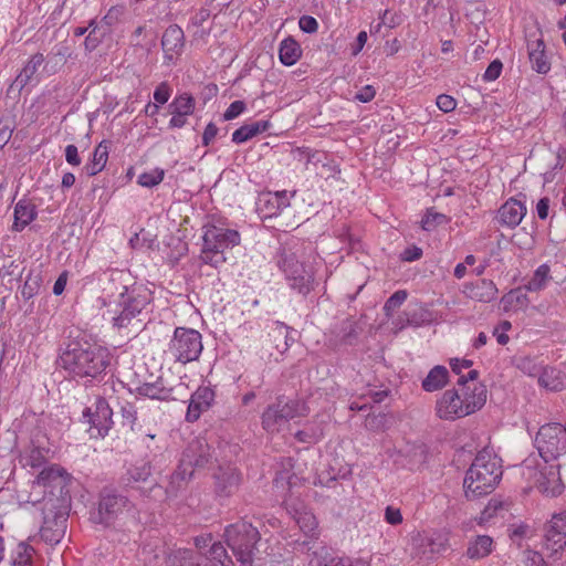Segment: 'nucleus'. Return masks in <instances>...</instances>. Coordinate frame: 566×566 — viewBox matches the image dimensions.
Returning a JSON list of instances; mask_svg holds the SVG:
<instances>
[{
    "instance_id": "4d7b16f0",
    "label": "nucleus",
    "mask_w": 566,
    "mask_h": 566,
    "mask_svg": "<svg viewBox=\"0 0 566 566\" xmlns=\"http://www.w3.org/2000/svg\"><path fill=\"white\" fill-rule=\"evenodd\" d=\"M128 483L130 482H145L150 475V468L146 464L135 467L128 471Z\"/></svg>"
},
{
    "instance_id": "2f4dec72",
    "label": "nucleus",
    "mask_w": 566,
    "mask_h": 566,
    "mask_svg": "<svg viewBox=\"0 0 566 566\" xmlns=\"http://www.w3.org/2000/svg\"><path fill=\"white\" fill-rule=\"evenodd\" d=\"M528 49L533 70L539 74H546L551 70V64L545 55V44L543 40L533 41L528 44Z\"/></svg>"
},
{
    "instance_id": "5701e85b",
    "label": "nucleus",
    "mask_w": 566,
    "mask_h": 566,
    "mask_svg": "<svg viewBox=\"0 0 566 566\" xmlns=\"http://www.w3.org/2000/svg\"><path fill=\"white\" fill-rule=\"evenodd\" d=\"M44 63V55L42 53L33 54L25 63L20 73L15 76L11 84V88H17L19 92L22 91L28 84H30Z\"/></svg>"
},
{
    "instance_id": "de8ad7c7",
    "label": "nucleus",
    "mask_w": 566,
    "mask_h": 566,
    "mask_svg": "<svg viewBox=\"0 0 566 566\" xmlns=\"http://www.w3.org/2000/svg\"><path fill=\"white\" fill-rule=\"evenodd\" d=\"M165 177V170L155 168L150 171L143 172L138 176L137 184L142 187L153 188L159 185Z\"/></svg>"
},
{
    "instance_id": "603ef678",
    "label": "nucleus",
    "mask_w": 566,
    "mask_h": 566,
    "mask_svg": "<svg viewBox=\"0 0 566 566\" xmlns=\"http://www.w3.org/2000/svg\"><path fill=\"white\" fill-rule=\"evenodd\" d=\"M502 301L505 305L510 306L524 307L528 304L527 295L522 291L521 287L510 291L506 295L503 296Z\"/></svg>"
},
{
    "instance_id": "423d86ee",
    "label": "nucleus",
    "mask_w": 566,
    "mask_h": 566,
    "mask_svg": "<svg viewBox=\"0 0 566 566\" xmlns=\"http://www.w3.org/2000/svg\"><path fill=\"white\" fill-rule=\"evenodd\" d=\"M240 239V233L237 230L218 226H206L200 255L202 262L214 268L224 263V250L239 245Z\"/></svg>"
},
{
    "instance_id": "052dcab7",
    "label": "nucleus",
    "mask_w": 566,
    "mask_h": 566,
    "mask_svg": "<svg viewBox=\"0 0 566 566\" xmlns=\"http://www.w3.org/2000/svg\"><path fill=\"white\" fill-rule=\"evenodd\" d=\"M13 133V126L9 118L0 119V149L10 140Z\"/></svg>"
},
{
    "instance_id": "6e6d98bb",
    "label": "nucleus",
    "mask_w": 566,
    "mask_h": 566,
    "mask_svg": "<svg viewBox=\"0 0 566 566\" xmlns=\"http://www.w3.org/2000/svg\"><path fill=\"white\" fill-rule=\"evenodd\" d=\"M388 417L384 413L368 416L366 419V428L374 431H382L387 428Z\"/></svg>"
},
{
    "instance_id": "8fccbe9b",
    "label": "nucleus",
    "mask_w": 566,
    "mask_h": 566,
    "mask_svg": "<svg viewBox=\"0 0 566 566\" xmlns=\"http://www.w3.org/2000/svg\"><path fill=\"white\" fill-rule=\"evenodd\" d=\"M122 424L129 428L132 431L136 429L137 408L132 402H124L120 406Z\"/></svg>"
},
{
    "instance_id": "c03bdc74",
    "label": "nucleus",
    "mask_w": 566,
    "mask_h": 566,
    "mask_svg": "<svg viewBox=\"0 0 566 566\" xmlns=\"http://www.w3.org/2000/svg\"><path fill=\"white\" fill-rule=\"evenodd\" d=\"M42 277L40 272L30 271L25 277L24 284L21 289V295L24 300H30L40 291Z\"/></svg>"
},
{
    "instance_id": "ddd939ff",
    "label": "nucleus",
    "mask_w": 566,
    "mask_h": 566,
    "mask_svg": "<svg viewBox=\"0 0 566 566\" xmlns=\"http://www.w3.org/2000/svg\"><path fill=\"white\" fill-rule=\"evenodd\" d=\"M544 545L551 555L566 546V513H557L545 525Z\"/></svg>"
},
{
    "instance_id": "c85d7f7f",
    "label": "nucleus",
    "mask_w": 566,
    "mask_h": 566,
    "mask_svg": "<svg viewBox=\"0 0 566 566\" xmlns=\"http://www.w3.org/2000/svg\"><path fill=\"white\" fill-rule=\"evenodd\" d=\"M109 143L102 140L93 151V157L90 163L84 166L87 176L93 177L101 172L108 160Z\"/></svg>"
},
{
    "instance_id": "473e14b6",
    "label": "nucleus",
    "mask_w": 566,
    "mask_h": 566,
    "mask_svg": "<svg viewBox=\"0 0 566 566\" xmlns=\"http://www.w3.org/2000/svg\"><path fill=\"white\" fill-rule=\"evenodd\" d=\"M360 331L356 321L346 318L336 328L335 336L339 344L352 346L357 342Z\"/></svg>"
},
{
    "instance_id": "6e6552de",
    "label": "nucleus",
    "mask_w": 566,
    "mask_h": 566,
    "mask_svg": "<svg viewBox=\"0 0 566 566\" xmlns=\"http://www.w3.org/2000/svg\"><path fill=\"white\" fill-rule=\"evenodd\" d=\"M481 397L478 401H471V405H464L459 389H449L443 392L437 401V416L443 420H454L463 418L479 410Z\"/></svg>"
},
{
    "instance_id": "7ed1b4c3",
    "label": "nucleus",
    "mask_w": 566,
    "mask_h": 566,
    "mask_svg": "<svg viewBox=\"0 0 566 566\" xmlns=\"http://www.w3.org/2000/svg\"><path fill=\"white\" fill-rule=\"evenodd\" d=\"M122 294L115 301V307L107 311L113 327L122 329L132 326L137 329L142 324L139 316L150 303V292L144 286L133 285L130 290H123Z\"/></svg>"
},
{
    "instance_id": "09e8293b",
    "label": "nucleus",
    "mask_w": 566,
    "mask_h": 566,
    "mask_svg": "<svg viewBox=\"0 0 566 566\" xmlns=\"http://www.w3.org/2000/svg\"><path fill=\"white\" fill-rule=\"evenodd\" d=\"M36 482L44 486L50 485L54 482L61 483L62 470L56 465L43 468L36 478Z\"/></svg>"
},
{
    "instance_id": "4be33fe9",
    "label": "nucleus",
    "mask_w": 566,
    "mask_h": 566,
    "mask_svg": "<svg viewBox=\"0 0 566 566\" xmlns=\"http://www.w3.org/2000/svg\"><path fill=\"white\" fill-rule=\"evenodd\" d=\"M538 491L547 496H558L564 490L557 467H548L536 481Z\"/></svg>"
},
{
    "instance_id": "7c9ffc66",
    "label": "nucleus",
    "mask_w": 566,
    "mask_h": 566,
    "mask_svg": "<svg viewBox=\"0 0 566 566\" xmlns=\"http://www.w3.org/2000/svg\"><path fill=\"white\" fill-rule=\"evenodd\" d=\"M470 297L484 303L494 301L497 296L499 290L493 281L482 279L470 287Z\"/></svg>"
},
{
    "instance_id": "69168bd1",
    "label": "nucleus",
    "mask_w": 566,
    "mask_h": 566,
    "mask_svg": "<svg viewBox=\"0 0 566 566\" xmlns=\"http://www.w3.org/2000/svg\"><path fill=\"white\" fill-rule=\"evenodd\" d=\"M245 109V103L243 101L232 102L223 114L224 120H231L242 114Z\"/></svg>"
},
{
    "instance_id": "774afa93",
    "label": "nucleus",
    "mask_w": 566,
    "mask_h": 566,
    "mask_svg": "<svg viewBox=\"0 0 566 566\" xmlns=\"http://www.w3.org/2000/svg\"><path fill=\"white\" fill-rule=\"evenodd\" d=\"M547 564L541 553L531 549L525 552L526 566H546Z\"/></svg>"
},
{
    "instance_id": "4c0bfd02",
    "label": "nucleus",
    "mask_w": 566,
    "mask_h": 566,
    "mask_svg": "<svg viewBox=\"0 0 566 566\" xmlns=\"http://www.w3.org/2000/svg\"><path fill=\"white\" fill-rule=\"evenodd\" d=\"M449 371L444 366L433 367L422 380V388L428 392L441 389L448 382Z\"/></svg>"
},
{
    "instance_id": "bb28decb",
    "label": "nucleus",
    "mask_w": 566,
    "mask_h": 566,
    "mask_svg": "<svg viewBox=\"0 0 566 566\" xmlns=\"http://www.w3.org/2000/svg\"><path fill=\"white\" fill-rule=\"evenodd\" d=\"M36 207L29 200H20L14 207L13 230L22 231L36 218Z\"/></svg>"
},
{
    "instance_id": "4468645a",
    "label": "nucleus",
    "mask_w": 566,
    "mask_h": 566,
    "mask_svg": "<svg viewBox=\"0 0 566 566\" xmlns=\"http://www.w3.org/2000/svg\"><path fill=\"white\" fill-rule=\"evenodd\" d=\"M526 211L527 209L522 201L510 198L497 210L496 220L501 226L514 229L521 223Z\"/></svg>"
},
{
    "instance_id": "680f3d73",
    "label": "nucleus",
    "mask_w": 566,
    "mask_h": 566,
    "mask_svg": "<svg viewBox=\"0 0 566 566\" xmlns=\"http://www.w3.org/2000/svg\"><path fill=\"white\" fill-rule=\"evenodd\" d=\"M107 33V30H103V32L101 34H97V32L95 31V29H92L87 36L85 38V41H84V45H85V49L86 51L88 52H92L94 51L98 44L101 43L102 39L104 38V35Z\"/></svg>"
},
{
    "instance_id": "a18cd8bd",
    "label": "nucleus",
    "mask_w": 566,
    "mask_h": 566,
    "mask_svg": "<svg viewBox=\"0 0 566 566\" xmlns=\"http://www.w3.org/2000/svg\"><path fill=\"white\" fill-rule=\"evenodd\" d=\"M276 327L273 331V338L274 339H282V344H276L275 348L279 353L283 354L285 353L290 345L294 342V338L290 335L292 333V328L286 326L285 324L281 322H276Z\"/></svg>"
},
{
    "instance_id": "49530a36",
    "label": "nucleus",
    "mask_w": 566,
    "mask_h": 566,
    "mask_svg": "<svg viewBox=\"0 0 566 566\" xmlns=\"http://www.w3.org/2000/svg\"><path fill=\"white\" fill-rule=\"evenodd\" d=\"M449 221V218L440 212H436L432 209H428L424 217L421 220V227L426 231H432L438 226L444 224Z\"/></svg>"
},
{
    "instance_id": "9b49d317",
    "label": "nucleus",
    "mask_w": 566,
    "mask_h": 566,
    "mask_svg": "<svg viewBox=\"0 0 566 566\" xmlns=\"http://www.w3.org/2000/svg\"><path fill=\"white\" fill-rule=\"evenodd\" d=\"M128 504L126 496L118 494L113 489H104L101 492L98 510L92 513V520L104 525L112 524L123 513Z\"/></svg>"
},
{
    "instance_id": "338daca9",
    "label": "nucleus",
    "mask_w": 566,
    "mask_h": 566,
    "mask_svg": "<svg viewBox=\"0 0 566 566\" xmlns=\"http://www.w3.org/2000/svg\"><path fill=\"white\" fill-rule=\"evenodd\" d=\"M324 566H369V564L363 559L353 562L349 558L333 557Z\"/></svg>"
},
{
    "instance_id": "0eeeda50",
    "label": "nucleus",
    "mask_w": 566,
    "mask_h": 566,
    "mask_svg": "<svg viewBox=\"0 0 566 566\" xmlns=\"http://www.w3.org/2000/svg\"><path fill=\"white\" fill-rule=\"evenodd\" d=\"M202 348V337L198 331L177 327L168 345V353L176 361L187 364L197 360Z\"/></svg>"
},
{
    "instance_id": "f257e3e1",
    "label": "nucleus",
    "mask_w": 566,
    "mask_h": 566,
    "mask_svg": "<svg viewBox=\"0 0 566 566\" xmlns=\"http://www.w3.org/2000/svg\"><path fill=\"white\" fill-rule=\"evenodd\" d=\"M59 363L73 377L96 378L109 365V353L101 346L72 342L63 349Z\"/></svg>"
},
{
    "instance_id": "a19ab883",
    "label": "nucleus",
    "mask_w": 566,
    "mask_h": 566,
    "mask_svg": "<svg viewBox=\"0 0 566 566\" xmlns=\"http://www.w3.org/2000/svg\"><path fill=\"white\" fill-rule=\"evenodd\" d=\"M493 539L488 535H479L470 543L467 555L470 558H483L492 552Z\"/></svg>"
},
{
    "instance_id": "aec40b11",
    "label": "nucleus",
    "mask_w": 566,
    "mask_h": 566,
    "mask_svg": "<svg viewBox=\"0 0 566 566\" xmlns=\"http://www.w3.org/2000/svg\"><path fill=\"white\" fill-rule=\"evenodd\" d=\"M258 205L264 218H272L290 206V197L286 190L269 192L260 197Z\"/></svg>"
},
{
    "instance_id": "f704fd0d",
    "label": "nucleus",
    "mask_w": 566,
    "mask_h": 566,
    "mask_svg": "<svg viewBox=\"0 0 566 566\" xmlns=\"http://www.w3.org/2000/svg\"><path fill=\"white\" fill-rule=\"evenodd\" d=\"M130 42L134 46L149 53L157 45V33L150 29L147 30L145 25H139L133 32Z\"/></svg>"
},
{
    "instance_id": "9d476101",
    "label": "nucleus",
    "mask_w": 566,
    "mask_h": 566,
    "mask_svg": "<svg viewBox=\"0 0 566 566\" xmlns=\"http://www.w3.org/2000/svg\"><path fill=\"white\" fill-rule=\"evenodd\" d=\"M112 418L113 410L103 397L96 398L94 411L92 408H85L82 412V421L90 424V430H95V433H91L92 437L104 438L107 436L113 426Z\"/></svg>"
},
{
    "instance_id": "393cba45",
    "label": "nucleus",
    "mask_w": 566,
    "mask_h": 566,
    "mask_svg": "<svg viewBox=\"0 0 566 566\" xmlns=\"http://www.w3.org/2000/svg\"><path fill=\"white\" fill-rule=\"evenodd\" d=\"M457 384L459 386V391H460V395L462 396L464 405H468V403L471 405V401H474V402L478 401V397H481L479 410L485 405L486 396H488V390H486L485 385H483V384L467 385V379H464V377H459Z\"/></svg>"
},
{
    "instance_id": "3c124183",
    "label": "nucleus",
    "mask_w": 566,
    "mask_h": 566,
    "mask_svg": "<svg viewBox=\"0 0 566 566\" xmlns=\"http://www.w3.org/2000/svg\"><path fill=\"white\" fill-rule=\"evenodd\" d=\"M211 559L221 564V566H234V562L228 555L226 547L220 542L211 544L209 549Z\"/></svg>"
},
{
    "instance_id": "20e7f679",
    "label": "nucleus",
    "mask_w": 566,
    "mask_h": 566,
    "mask_svg": "<svg viewBox=\"0 0 566 566\" xmlns=\"http://www.w3.org/2000/svg\"><path fill=\"white\" fill-rule=\"evenodd\" d=\"M224 538L240 566H252L261 539L258 527L242 520L226 527Z\"/></svg>"
},
{
    "instance_id": "864d4df0",
    "label": "nucleus",
    "mask_w": 566,
    "mask_h": 566,
    "mask_svg": "<svg viewBox=\"0 0 566 566\" xmlns=\"http://www.w3.org/2000/svg\"><path fill=\"white\" fill-rule=\"evenodd\" d=\"M407 292L405 290L396 291L385 303L384 311L387 316H391L392 312L396 311L407 300Z\"/></svg>"
},
{
    "instance_id": "cd10ccee",
    "label": "nucleus",
    "mask_w": 566,
    "mask_h": 566,
    "mask_svg": "<svg viewBox=\"0 0 566 566\" xmlns=\"http://www.w3.org/2000/svg\"><path fill=\"white\" fill-rule=\"evenodd\" d=\"M138 396L157 400H168L171 397V388H167L161 377L154 382H143L135 389Z\"/></svg>"
},
{
    "instance_id": "a211bd4d",
    "label": "nucleus",
    "mask_w": 566,
    "mask_h": 566,
    "mask_svg": "<svg viewBox=\"0 0 566 566\" xmlns=\"http://www.w3.org/2000/svg\"><path fill=\"white\" fill-rule=\"evenodd\" d=\"M46 444L48 438L45 434H41L40 432L34 434L31 440L30 451L23 458L24 464L33 469L43 467L48 462L50 454V448Z\"/></svg>"
},
{
    "instance_id": "6ab92c4d",
    "label": "nucleus",
    "mask_w": 566,
    "mask_h": 566,
    "mask_svg": "<svg viewBox=\"0 0 566 566\" xmlns=\"http://www.w3.org/2000/svg\"><path fill=\"white\" fill-rule=\"evenodd\" d=\"M166 566H217L208 557L192 549L179 548L171 552L166 558Z\"/></svg>"
},
{
    "instance_id": "b1692460",
    "label": "nucleus",
    "mask_w": 566,
    "mask_h": 566,
    "mask_svg": "<svg viewBox=\"0 0 566 566\" xmlns=\"http://www.w3.org/2000/svg\"><path fill=\"white\" fill-rule=\"evenodd\" d=\"M295 521L300 527V530L310 537V541L296 542L295 549L301 551L303 553L310 552L313 549L311 543L315 537V530L317 527V521L314 514L310 512H301L297 513Z\"/></svg>"
},
{
    "instance_id": "c756f323",
    "label": "nucleus",
    "mask_w": 566,
    "mask_h": 566,
    "mask_svg": "<svg viewBox=\"0 0 566 566\" xmlns=\"http://www.w3.org/2000/svg\"><path fill=\"white\" fill-rule=\"evenodd\" d=\"M275 405L280 409V412H282V416L286 422L292 419L305 417L308 415V408L306 403L298 399L284 400L283 398H277Z\"/></svg>"
},
{
    "instance_id": "0e129e2a",
    "label": "nucleus",
    "mask_w": 566,
    "mask_h": 566,
    "mask_svg": "<svg viewBox=\"0 0 566 566\" xmlns=\"http://www.w3.org/2000/svg\"><path fill=\"white\" fill-rule=\"evenodd\" d=\"M502 67L503 64L500 60L492 61L483 74V80L488 82L495 81L500 76Z\"/></svg>"
},
{
    "instance_id": "39448f33",
    "label": "nucleus",
    "mask_w": 566,
    "mask_h": 566,
    "mask_svg": "<svg viewBox=\"0 0 566 566\" xmlns=\"http://www.w3.org/2000/svg\"><path fill=\"white\" fill-rule=\"evenodd\" d=\"M276 264L292 290L306 296L314 289V273L298 260V251L294 247L282 245L276 253Z\"/></svg>"
},
{
    "instance_id": "f3484780",
    "label": "nucleus",
    "mask_w": 566,
    "mask_h": 566,
    "mask_svg": "<svg viewBox=\"0 0 566 566\" xmlns=\"http://www.w3.org/2000/svg\"><path fill=\"white\" fill-rule=\"evenodd\" d=\"M214 392L209 387H199L192 395L188 405L186 420L193 422L206 411L213 401Z\"/></svg>"
},
{
    "instance_id": "2eb2a0df",
    "label": "nucleus",
    "mask_w": 566,
    "mask_h": 566,
    "mask_svg": "<svg viewBox=\"0 0 566 566\" xmlns=\"http://www.w3.org/2000/svg\"><path fill=\"white\" fill-rule=\"evenodd\" d=\"M65 531L66 517L63 513L55 514L53 518L45 515L40 530V536L45 543L55 545L64 537Z\"/></svg>"
},
{
    "instance_id": "f03ea898",
    "label": "nucleus",
    "mask_w": 566,
    "mask_h": 566,
    "mask_svg": "<svg viewBox=\"0 0 566 566\" xmlns=\"http://www.w3.org/2000/svg\"><path fill=\"white\" fill-rule=\"evenodd\" d=\"M502 478L496 457L480 451L465 473L463 488L465 496L473 500L491 493Z\"/></svg>"
},
{
    "instance_id": "37998d69",
    "label": "nucleus",
    "mask_w": 566,
    "mask_h": 566,
    "mask_svg": "<svg viewBox=\"0 0 566 566\" xmlns=\"http://www.w3.org/2000/svg\"><path fill=\"white\" fill-rule=\"evenodd\" d=\"M549 266L547 264L539 265L533 277L525 285V289L531 292H537L545 287L547 281L549 280Z\"/></svg>"
},
{
    "instance_id": "dca6fc26",
    "label": "nucleus",
    "mask_w": 566,
    "mask_h": 566,
    "mask_svg": "<svg viewBox=\"0 0 566 566\" xmlns=\"http://www.w3.org/2000/svg\"><path fill=\"white\" fill-rule=\"evenodd\" d=\"M161 46L165 59L171 61L176 55H180L185 46V34L177 24L169 25L161 38Z\"/></svg>"
},
{
    "instance_id": "79ce46f5",
    "label": "nucleus",
    "mask_w": 566,
    "mask_h": 566,
    "mask_svg": "<svg viewBox=\"0 0 566 566\" xmlns=\"http://www.w3.org/2000/svg\"><path fill=\"white\" fill-rule=\"evenodd\" d=\"M195 99L189 94H181L169 104L170 113H178L179 115H191L195 109Z\"/></svg>"
},
{
    "instance_id": "58836bf2",
    "label": "nucleus",
    "mask_w": 566,
    "mask_h": 566,
    "mask_svg": "<svg viewBox=\"0 0 566 566\" xmlns=\"http://www.w3.org/2000/svg\"><path fill=\"white\" fill-rule=\"evenodd\" d=\"M287 423L275 403L269 406L262 415V426L268 432H277Z\"/></svg>"
},
{
    "instance_id": "e2e57ef3",
    "label": "nucleus",
    "mask_w": 566,
    "mask_h": 566,
    "mask_svg": "<svg viewBox=\"0 0 566 566\" xmlns=\"http://www.w3.org/2000/svg\"><path fill=\"white\" fill-rule=\"evenodd\" d=\"M171 95V88L167 82H161L154 92V99L158 104H166Z\"/></svg>"
},
{
    "instance_id": "e433bc0d",
    "label": "nucleus",
    "mask_w": 566,
    "mask_h": 566,
    "mask_svg": "<svg viewBox=\"0 0 566 566\" xmlns=\"http://www.w3.org/2000/svg\"><path fill=\"white\" fill-rule=\"evenodd\" d=\"M301 55V46L292 36H289L281 42L279 57L282 64L291 66L300 60Z\"/></svg>"
},
{
    "instance_id": "c9c22d12",
    "label": "nucleus",
    "mask_w": 566,
    "mask_h": 566,
    "mask_svg": "<svg viewBox=\"0 0 566 566\" xmlns=\"http://www.w3.org/2000/svg\"><path fill=\"white\" fill-rule=\"evenodd\" d=\"M269 122L258 120L250 124L242 125L232 133V142L235 144H242L256 135L265 132L269 128Z\"/></svg>"
},
{
    "instance_id": "a878e982",
    "label": "nucleus",
    "mask_w": 566,
    "mask_h": 566,
    "mask_svg": "<svg viewBox=\"0 0 566 566\" xmlns=\"http://www.w3.org/2000/svg\"><path fill=\"white\" fill-rule=\"evenodd\" d=\"M192 476L193 472L186 465H182V463L179 461V464L177 469L171 473L169 483L166 488V493L168 496H177L180 491L187 488Z\"/></svg>"
},
{
    "instance_id": "72a5a7b5",
    "label": "nucleus",
    "mask_w": 566,
    "mask_h": 566,
    "mask_svg": "<svg viewBox=\"0 0 566 566\" xmlns=\"http://www.w3.org/2000/svg\"><path fill=\"white\" fill-rule=\"evenodd\" d=\"M413 543L424 547L422 554H429L427 558H432L433 555L440 554L448 548V538L443 534H437L434 537L418 536L413 538Z\"/></svg>"
},
{
    "instance_id": "412c9836",
    "label": "nucleus",
    "mask_w": 566,
    "mask_h": 566,
    "mask_svg": "<svg viewBox=\"0 0 566 566\" xmlns=\"http://www.w3.org/2000/svg\"><path fill=\"white\" fill-rule=\"evenodd\" d=\"M130 280L128 272L123 270H111L104 273L103 291L107 297H122L123 290H130L127 282Z\"/></svg>"
},
{
    "instance_id": "5fc2aeb1",
    "label": "nucleus",
    "mask_w": 566,
    "mask_h": 566,
    "mask_svg": "<svg viewBox=\"0 0 566 566\" xmlns=\"http://www.w3.org/2000/svg\"><path fill=\"white\" fill-rule=\"evenodd\" d=\"M33 548L30 545L20 543L18 546V555L13 559V566H31Z\"/></svg>"
},
{
    "instance_id": "1a4fd4ad",
    "label": "nucleus",
    "mask_w": 566,
    "mask_h": 566,
    "mask_svg": "<svg viewBox=\"0 0 566 566\" xmlns=\"http://www.w3.org/2000/svg\"><path fill=\"white\" fill-rule=\"evenodd\" d=\"M212 491L218 500H226L238 492L242 483L241 472L232 464L219 465L211 474Z\"/></svg>"
},
{
    "instance_id": "ea45409f",
    "label": "nucleus",
    "mask_w": 566,
    "mask_h": 566,
    "mask_svg": "<svg viewBox=\"0 0 566 566\" xmlns=\"http://www.w3.org/2000/svg\"><path fill=\"white\" fill-rule=\"evenodd\" d=\"M538 382L542 387L547 388L552 391H559L564 387V379L559 370L554 367L543 368Z\"/></svg>"
},
{
    "instance_id": "13d9d810",
    "label": "nucleus",
    "mask_w": 566,
    "mask_h": 566,
    "mask_svg": "<svg viewBox=\"0 0 566 566\" xmlns=\"http://www.w3.org/2000/svg\"><path fill=\"white\" fill-rule=\"evenodd\" d=\"M504 509V503L499 500H490L489 504L481 513V522H488L494 517L499 511Z\"/></svg>"
},
{
    "instance_id": "f8f14e48",
    "label": "nucleus",
    "mask_w": 566,
    "mask_h": 566,
    "mask_svg": "<svg viewBox=\"0 0 566 566\" xmlns=\"http://www.w3.org/2000/svg\"><path fill=\"white\" fill-rule=\"evenodd\" d=\"M213 459V450L205 438H195L182 452L180 462L193 473L196 469H202Z\"/></svg>"
},
{
    "instance_id": "bf43d9fd",
    "label": "nucleus",
    "mask_w": 566,
    "mask_h": 566,
    "mask_svg": "<svg viewBox=\"0 0 566 566\" xmlns=\"http://www.w3.org/2000/svg\"><path fill=\"white\" fill-rule=\"evenodd\" d=\"M122 14V7H112L101 21V23L105 27L104 30H107L108 32L109 28L118 22Z\"/></svg>"
}]
</instances>
